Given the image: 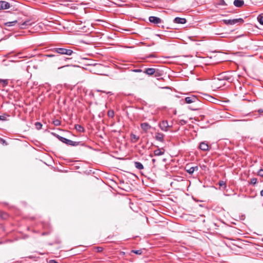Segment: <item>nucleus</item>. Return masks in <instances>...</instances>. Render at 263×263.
<instances>
[{"instance_id":"nucleus-1","label":"nucleus","mask_w":263,"mask_h":263,"mask_svg":"<svg viewBox=\"0 0 263 263\" xmlns=\"http://www.w3.org/2000/svg\"><path fill=\"white\" fill-rule=\"evenodd\" d=\"M57 138L62 142L66 144L67 145H70L73 146H77L78 145H83L84 144L82 143L81 142L73 141L71 140L68 139L66 138L58 135Z\"/></svg>"},{"instance_id":"nucleus-2","label":"nucleus","mask_w":263,"mask_h":263,"mask_svg":"<svg viewBox=\"0 0 263 263\" xmlns=\"http://www.w3.org/2000/svg\"><path fill=\"white\" fill-rule=\"evenodd\" d=\"M52 51L58 54L68 55H71L73 53V51L72 50L64 48H54L52 49Z\"/></svg>"},{"instance_id":"nucleus-3","label":"nucleus","mask_w":263,"mask_h":263,"mask_svg":"<svg viewBox=\"0 0 263 263\" xmlns=\"http://www.w3.org/2000/svg\"><path fill=\"white\" fill-rule=\"evenodd\" d=\"M44 56L48 58H53L54 61L55 62H59L60 64H62L64 61H67V60L70 59V58H61L59 55H54L52 54H47Z\"/></svg>"},{"instance_id":"nucleus-4","label":"nucleus","mask_w":263,"mask_h":263,"mask_svg":"<svg viewBox=\"0 0 263 263\" xmlns=\"http://www.w3.org/2000/svg\"><path fill=\"white\" fill-rule=\"evenodd\" d=\"M223 22L226 24L232 25L236 23L242 24L244 22V20L242 18H239L230 20H224Z\"/></svg>"},{"instance_id":"nucleus-5","label":"nucleus","mask_w":263,"mask_h":263,"mask_svg":"<svg viewBox=\"0 0 263 263\" xmlns=\"http://www.w3.org/2000/svg\"><path fill=\"white\" fill-rule=\"evenodd\" d=\"M185 101L186 103L190 104L192 103H197L198 104H200L198 101V98L194 95H191L190 96L187 97L185 98Z\"/></svg>"},{"instance_id":"nucleus-6","label":"nucleus","mask_w":263,"mask_h":263,"mask_svg":"<svg viewBox=\"0 0 263 263\" xmlns=\"http://www.w3.org/2000/svg\"><path fill=\"white\" fill-rule=\"evenodd\" d=\"M185 170L189 174L192 175L195 171H198L199 168L197 165L190 167L189 164H187L185 167Z\"/></svg>"},{"instance_id":"nucleus-7","label":"nucleus","mask_w":263,"mask_h":263,"mask_svg":"<svg viewBox=\"0 0 263 263\" xmlns=\"http://www.w3.org/2000/svg\"><path fill=\"white\" fill-rule=\"evenodd\" d=\"M159 126L162 130L167 132L168 130L167 128L169 127L167 121H162L159 124Z\"/></svg>"},{"instance_id":"nucleus-8","label":"nucleus","mask_w":263,"mask_h":263,"mask_svg":"<svg viewBox=\"0 0 263 263\" xmlns=\"http://www.w3.org/2000/svg\"><path fill=\"white\" fill-rule=\"evenodd\" d=\"M149 21L155 25H158L161 23L162 20L160 18L154 16H151L149 17Z\"/></svg>"},{"instance_id":"nucleus-9","label":"nucleus","mask_w":263,"mask_h":263,"mask_svg":"<svg viewBox=\"0 0 263 263\" xmlns=\"http://www.w3.org/2000/svg\"><path fill=\"white\" fill-rule=\"evenodd\" d=\"M10 7V4L6 1H0V10L7 9Z\"/></svg>"},{"instance_id":"nucleus-10","label":"nucleus","mask_w":263,"mask_h":263,"mask_svg":"<svg viewBox=\"0 0 263 263\" xmlns=\"http://www.w3.org/2000/svg\"><path fill=\"white\" fill-rule=\"evenodd\" d=\"M155 139L156 140L161 142H164V135L161 133H156L155 134Z\"/></svg>"},{"instance_id":"nucleus-11","label":"nucleus","mask_w":263,"mask_h":263,"mask_svg":"<svg viewBox=\"0 0 263 263\" xmlns=\"http://www.w3.org/2000/svg\"><path fill=\"white\" fill-rule=\"evenodd\" d=\"M173 22L176 24H184L186 23V20L185 18L176 17L174 19Z\"/></svg>"},{"instance_id":"nucleus-12","label":"nucleus","mask_w":263,"mask_h":263,"mask_svg":"<svg viewBox=\"0 0 263 263\" xmlns=\"http://www.w3.org/2000/svg\"><path fill=\"white\" fill-rule=\"evenodd\" d=\"M141 129L145 133H146L149 129L151 128V126L147 123L144 122L140 124Z\"/></svg>"},{"instance_id":"nucleus-13","label":"nucleus","mask_w":263,"mask_h":263,"mask_svg":"<svg viewBox=\"0 0 263 263\" xmlns=\"http://www.w3.org/2000/svg\"><path fill=\"white\" fill-rule=\"evenodd\" d=\"M199 148L203 151H206L209 150V145L207 143L202 142L199 144Z\"/></svg>"},{"instance_id":"nucleus-14","label":"nucleus","mask_w":263,"mask_h":263,"mask_svg":"<svg viewBox=\"0 0 263 263\" xmlns=\"http://www.w3.org/2000/svg\"><path fill=\"white\" fill-rule=\"evenodd\" d=\"M155 69H156L155 68H147L144 70V73H146V74H147L148 76H152V75H153Z\"/></svg>"},{"instance_id":"nucleus-15","label":"nucleus","mask_w":263,"mask_h":263,"mask_svg":"<svg viewBox=\"0 0 263 263\" xmlns=\"http://www.w3.org/2000/svg\"><path fill=\"white\" fill-rule=\"evenodd\" d=\"M233 4L235 7L239 8L244 5V1L243 0H235Z\"/></svg>"},{"instance_id":"nucleus-16","label":"nucleus","mask_w":263,"mask_h":263,"mask_svg":"<svg viewBox=\"0 0 263 263\" xmlns=\"http://www.w3.org/2000/svg\"><path fill=\"white\" fill-rule=\"evenodd\" d=\"M153 75L155 77L157 78L158 80H159V78L162 76V73L161 70L156 69Z\"/></svg>"},{"instance_id":"nucleus-17","label":"nucleus","mask_w":263,"mask_h":263,"mask_svg":"<svg viewBox=\"0 0 263 263\" xmlns=\"http://www.w3.org/2000/svg\"><path fill=\"white\" fill-rule=\"evenodd\" d=\"M134 165L135 167L139 170H141L144 168L143 164L141 162L138 161L134 162Z\"/></svg>"},{"instance_id":"nucleus-18","label":"nucleus","mask_w":263,"mask_h":263,"mask_svg":"<svg viewBox=\"0 0 263 263\" xmlns=\"http://www.w3.org/2000/svg\"><path fill=\"white\" fill-rule=\"evenodd\" d=\"M130 138L132 142L133 143H136L139 139V136H138L133 133L130 134Z\"/></svg>"},{"instance_id":"nucleus-19","label":"nucleus","mask_w":263,"mask_h":263,"mask_svg":"<svg viewBox=\"0 0 263 263\" xmlns=\"http://www.w3.org/2000/svg\"><path fill=\"white\" fill-rule=\"evenodd\" d=\"M164 154V151H162V150L159 148L155 150L154 152V154L156 156H161V155H163Z\"/></svg>"},{"instance_id":"nucleus-20","label":"nucleus","mask_w":263,"mask_h":263,"mask_svg":"<svg viewBox=\"0 0 263 263\" xmlns=\"http://www.w3.org/2000/svg\"><path fill=\"white\" fill-rule=\"evenodd\" d=\"M74 128L77 131L79 132L83 133L85 132L84 128L80 124H76L74 125Z\"/></svg>"},{"instance_id":"nucleus-21","label":"nucleus","mask_w":263,"mask_h":263,"mask_svg":"<svg viewBox=\"0 0 263 263\" xmlns=\"http://www.w3.org/2000/svg\"><path fill=\"white\" fill-rule=\"evenodd\" d=\"M31 25V23L30 22V21L27 20L25 21L23 24L20 25V27L22 28H24L26 26H30Z\"/></svg>"},{"instance_id":"nucleus-22","label":"nucleus","mask_w":263,"mask_h":263,"mask_svg":"<svg viewBox=\"0 0 263 263\" xmlns=\"http://www.w3.org/2000/svg\"><path fill=\"white\" fill-rule=\"evenodd\" d=\"M0 84H2L3 87H5L8 84V80L7 79H0Z\"/></svg>"},{"instance_id":"nucleus-23","label":"nucleus","mask_w":263,"mask_h":263,"mask_svg":"<svg viewBox=\"0 0 263 263\" xmlns=\"http://www.w3.org/2000/svg\"><path fill=\"white\" fill-rule=\"evenodd\" d=\"M229 79V78L226 76H222V74H220L219 76V77L217 78V80L219 81H224V80H228Z\"/></svg>"},{"instance_id":"nucleus-24","label":"nucleus","mask_w":263,"mask_h":263,"mask_svg":"<svg viewBox=\"0 0 263 263\" xmlns=\"http://www.w3.org/2000/svg\"><path fill=\"white\" fill-rule=\"evenodd\" d=\"M10 117V115L4 114L2 115H0V120L1 121H6L7 120V118Z\"/></svg>"},{"instance_id":"nucleus-25","label":"nucleus","mask_w":263,"mask_h":263,"mask_svg":"<svg viewBox=\"0 0 263 263\" xmlns=\"http://www.w3.org/2000/svg\"><path fill=\"white\" fill-rule=\"evenodd\" d=\"M17 23V21H14L12 22H8L4 24V25L8 27H10L15 25Z\"/></svg>"},{"instance_id":"nucleus-26","label":"nucleus","mask_w":263,"mask_h":263,"mask_svg":"<svg viewBox=\"0 0 263 263\" xmlns=\"http://www.w3.org/2000/svg\"><path fill=\"white\" fill-rule=\"evenodd\" d=\"M257 21L262 25H263V13L259 14L257 16Z\"/></svg>"},{"instance_id":"nucleus-27","label":"nucleus","mask_w":263,"mask_h":263,"mask_svg":"<svg viewBox=\"0 0 263 263\" xmlns=\"http://www.w3.org/2000/svg\"><path fill=\"white\" fill-rule=\"evenodd\" d=\"M218 184L220 186L223 187V189H226L227 187L226 182L223 180H220L218 182Z\"/></svg>"},{"instance_id":"nucleus-28","label":"nucleus","mask_w":263,"mask_h":263,"mask_svg":"<svg viewBox=\"0 0 263 263\" xmlns=\"http://www.w3.org/2000/svg\"><path fill=\"white\" fill-rule=\"evenodd\" d=\"M35 127L37 130L41 129L42 127V124L40 122H36L35 123Z\"/></svg>"},{"instance_id":"nucleus-29","label":"nucleus","mask_w":263,"mask_h":263,"mask_svg":"<svg viewBox=\"0 0 263 263\" xmlns=\"http://www.w3.org/2000/svg\"><path fill=\"white\" fill-rule=\"evenodd\" d=\"M257 178H252L250 180V183L253 185H254L256 184V183L257 182Z\"/></svg>"},{"instance_id":"nucleus-30","label":"nucleus","mask_w":263,"mask_h":263,"mask_svg":"<svg viewBox=\"0 0 263 263\" xmlns=\"http://www.w3.org/2000/svg\"><path fill=\"white\" fill-rule=\"evenodd\" d=\"M8 214L5 212L0 213V217L3 219H7L8 218Z\"/></svg>"},{"instance_id":"nucleus-31","label":"nucleus","mask_w":263,"mask_h":263,"mask_svg":"<svg viewBox=\"0 0 263 263\" xmlns=\"http://www.w3.org/2000/svg\"><path fill=\"white\" fill-rule=\"evenodd\" d=\"M96 91H97V92H101L105 93H106L107 95H113V93L112 92H111V91H104V90H99V89H97Z\"/></svg>"},{"instance_id":"nucleus-32","label":"nucleus","mask_w":263,"mask_h":263,"mask_svg":"<svg viewBox=\"0 0 263 263\" xmlns=\"http://www.w3.org/2000/svg\"><path fill=\"white\" fill-rule=\"evenodd\" d=\"M107 115L109 117L113 118L114 117V111L112 110H109L108 111Z\"/></svg>"},{"instance_id":"nucleus-33","label":"nucleus","mask_w":263,"mask_h":263,"mask_svg":"<svg viewBox=\"0 0 263 263\" xmlns=\"http://www.w3.org/2000/svg\"><path fill=\"white\" fill-rule=\"evenodd\" d=\"M189 109L192 110H197L199 109V106L196 105L195 106H190Z\"/></svg>"},{"instance_id":"nucleus-34","label":"nucleus","mask_w":263,"mask_h":263,"mask_svg":"<svg viewBox=\"0 0 263 263\" xmlns=\"http://www.w3.org/2000/svg\"><path fill=\"white\" fill-rule=\"evenodd\" d=\"M218 1H219V3L217 4V5H219V6L226 5V4L225 2L224 1V0H218Z\"/></svg>"},{"instance_id":"nucleus-35","label":"nucleus","mask_w":263,"mask_h":263,"mask_svg":"<svg viewBox=\"0 0 263 263\" xmlns=\"http://www.w3.org/2000/svg\"><path fill=\"white\" fill-rule=\"evenodd\" d=\"M132 252L136 254L140 255L142 254L141 250H132Z\"/></svg>"},{"instance_id":"nucleus-36","label":"nucleus","mask_w":263,"mask_h":263,"mask_svg":"<svg viewBox=\"0 0 263 263\" xmlns=\"http://www.w3.org/2000/svg\"><path fill=\"white\" fill-rule=\"evenodd\" d=\"M53 123L54 125L55 126H59L61 124V122L59 120H55L53 121Z\"/></svg>"},{"instance_id":"nucleus-37","label":"nucleus","mask_w":263,"mask_h":263,"mask_svg":"<svg viewBox=\"0 0 263 263\" xmlns=\"http://www.w3.org/2000/svg\"><path fill=\"white\" fill-rule=\"evenodd\" d=\"M205 96L206 97V99L208 100H209V101H212V100L215 99L213 97H212V96H211L210 95H206Z\"/></svg>"},{"instance_id":"nucleus-38","label":"nucleus","mask_w":263,"mask_h":263,"mask_svg":"<svg viewBox=\"0 0 263 263\" xmlns=\"http://www.w3.org/2000/svg\"><path fill=\"white\" fill-rule=\"evenodd\" d=\"M257 174H258V175H259V176L263 177V170L262 169H260L258 171Z\"/></svg>"},{"instance_id":"nucleus-39","label":"nucleus","mask_w":263,"mask_h":263,"mask_svg":"<svg viewBox=\"0 0 263 263\" xmlns=\"http://www.w3.org/2000/svg\"><path fill=\"white\" fill-rule=\"evenodd\" d=\"M133 71L135 72H141L142 71V70L141 69H136L133 70Z\"/></svg>"},{"instance_id":"nucleus-40","label":"nucleus","mask_w":263,"mask_h":263,"mask_svg":"<svg viewBox=\"0 0 263 263\" xmlns=\"http://www.w3.org/2000/svg\"><path fill=\"white\" fill-rule=\"evenodd\" d=\"M233 122H237V121H246L245 120H235V119H233V120H231Z\"/></svg>"},{"instance_id":"nucleus-41","label":"nucleus","mask_w":263,"mask_h":263,"mask_svg":"<svg viewBox=\"0 0 263 263\" xmlns=\"http://www.w3.org/2000/svg\"><path fill=\"white\" fill-rule=\"evenodd\" d=\"M98 252H101L103 250V248L101 247H98Z\"/></svg>"},{"instance_id":"nucleus-42","label":"nucleus","mask_w":263,"mask_h":263,"mask_svg":"<svg viewBox=\"0 0 263 263\" xmlns=\"http://www.w3.org/2000/svg\"><path fill=\"white\" fill-rule=\"evenodd\" d=\"M49 263H58L57 261L55 260H50L49 261Z\"/></svg>"},{"instance_id":"nucleus-43","label":"nucleus","mask_w":263,"mask_h":263,"mask_svg":"<svg viewBox=\"0 0 263 263\" xmlns=\"http://www.w3.org/2000/svg\"><path fill=\"white\" fill-rule=\"evenodd\" d=\"M258 112H263V110L261 109H259L258 110Z\"/></svg>"},{"instance_id":"nucleus-44","label":"nucleus","mask_w":263,"mask_h":263,"mask_svg":"<svg viewBox=\"0 0 263 263\" xmlns=\"http://www.w3.org/2000/svg\"><path fill=\"white\" fill-rule=\"evenodd\" d=\"M260 195L261 196H263V190H262L261 191H260Z\"/></svg>"},{"instance_id":"nucleus-45","label":"nucleus","mask_w":263,"mask_h":263,"mask_svg":"<svg viewBox=\"0 0 263 263\" xmlns=\"http://www.w3.org/2000/svg\"><path fill=\"white\" fill-rule=\"evenodd\" d=\"M68 66V65H66V66H61V67H59V68H58V69H61V68H63V67H65V66Z\"/></svg>"},{"instance_id":"nucleus-46","label":"nucleus","mask_w":263,"mask_h":263,"mask_svg":"<svg viewBox=\"0 0 263 263\" xmlns=\"http://www.w3.org/2000/svg\"><path fill=\"white\" fill-rule=\"evenodd\" d=\"M156 161V160L155 159H152V162L153 163H154Z\"/></svg>"}]
</instances>
